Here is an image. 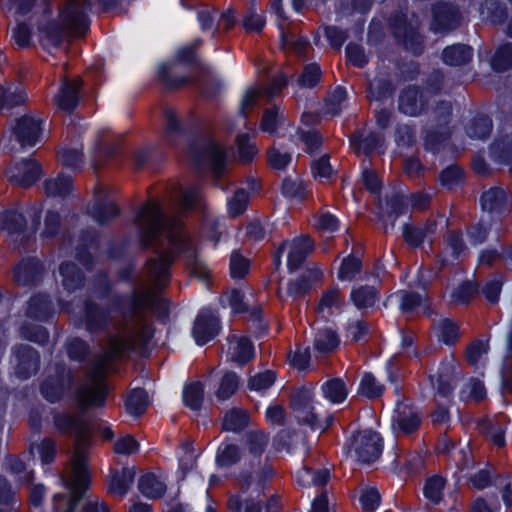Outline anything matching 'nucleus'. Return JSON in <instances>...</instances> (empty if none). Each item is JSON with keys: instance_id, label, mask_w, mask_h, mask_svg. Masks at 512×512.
Masks as SVG:
<instances>
[{"instance_id": "nucleus-21", "label": "nucleus", "mask_w": 512, "mask_h": 512, "mask_svg": "<svg viewBox=\"0 0 512 512\" xmlns=\"http://www.w3.org/2000/svg\"><path fill=\"white\" fill-rule=\"evenodd\" d=\"M134 478L135 471L133 468L126 467L111 472L107 482L108 493L122 499L128 493Z\"/></svg>"}, {"instance_id": "nucleus-2", "label": "nucleus", "mask_w": 512, "mask_h": 512, "mask_svg": "<svg viewBox=\"0 0 512 512\" xmlns=\"http://www.w3.org/2000/svg\"><path fill=\"white\" fill-rule=\"evenodd\" d=\"M88 8L86 0H68L56 20L48 17L51 11L48 1L39 4L37 12L41 13V18L38 22V37L42 47L47 51L59 48L69 32L76 36L83 35L89 26L86 15Z\"/></svg>"}, {"instance_id": "nucleus-41", "label": "nucleus", "mask_w": 512, "mask_h": 512, "mask_svg": "<svg viewBox=\"0 0 512 512\" xmlns=\"http://www.w3.org/2000/svg\"><path fill=\"white\" fill-rule=\"evenodd\" d=\"M435 231L433 223L427 224L425 227L414 228L406 224L403 227V237L411 246H419L424 240Z\"/></svg>"}, {"instance_id": "nucleus-60", "label": "nucleus", "mask_w": 512, "mask_h": 512, "mask_svg": "<svg viewBox=\"0 0 512 512\" xmlns=\"http://www.w3.org/2000/svg\"><path fill=\"white\" fill-rule=\"evenodd\" d=\"M347 98V93L344 88L337 87L328 97L326 103L327 113L331 115H338Z\"/></svg>"}, {"instance_id": "nucleus-30", "label": "nucleus", "mask_w": 512, "mask_h": 512, "mask_svg": "<svg viewBox=\"0 0 512 512\" xmlns=\"http://www.w3.org/2000/svg\"><path fill=\"white\" fill-rule=\"evenodd\" d=\"M472 58V49L463 44L447 47L443 51V61L451 66H459L468 63Z\"/></svg>"}, {"instance_id": "nucleus-13", "label": "nucleus", "mask_w": 512, "mask_h": 512, "mask_svg": "<svg viewBox=\"0 0 512 512\" xmlns=\"http://www.w3.org/2000/svg\"><path fill=\"white\" fill-rule=\"evenodd\" d=\"M89 215L100 224L107 223L120 214L117 205L107 197L104 187H97L94 191V203L88 208Z\"/></svg>"}, {"instance_id": "nucleus-16", "label": "nucleus", "mask_w": 512, "mask_h": 512, "mask_svg": "<svg viewBox=\"0 0 512 512\" xmlns=\"http://www.w3.org/2000/svg\"><path fill=\"white\" fill-rule=\"evenodd\" d=\"M40 176V168L34 159H25L9 170L10 182L22 186L29 187L34 184Z\"/></svg>"}, {"instance_id": "nucleus-6", "label": "nucleus", "mask_w": 512, "mask_h": 512, "mask_svg": "<svg viewBox=\"0 0 512 512\" xmlns=\"http://www.w3.org/2000/svg\"><path fill=\"white\" fill-rule=\"evenodd\" d=\"M345 452L348 457L361 463H372L382 451V438L371 430H364L352 435L346 443Z\"/></svg>"}, {"instance_id": "nucleus-4", "label": "nucleus", "mask_w": 512, "mask_h": 512, "mask_svg": "<svg viewBox=\"0 0 512 512\" xmlns=\"http://www.w3.org/2000/svg\"><path fill=\"white\" fill-rule=\"evenodd\" d=\"M268 444L269 436L259 430L248 432L243 439V463L254 470L252 478L257 479L255 484L257 494L264 490L265 483L273 476V470L264 456Z\"/></svg>"}, {"instance_id": "nucleus-15", "label": "nucleus", "mask_w": 512, "mask_h": 512, "mask_svg": "<svg viewBox=\"0 0 512 512\" xmlns=\"http://www.w3.org/2000/svg\"><path fill=\"white\" fill-rule=\"evenodd\" d=\"M219 332L217 317L210 311H202L196 318L192 335L198 345L213 339Z\"/></svg>"}, {"instance_id": "nucleus-11", "label": "nucleus", "mask_w": 512, "mask_h": 512, "mask_svg": "<svg viewBox=\"0 0 512 512\" xmlns=\"http://www.w3.org/2000/svg\"><path fill=\"white\" fill-rule=\"evenodd\" d=\"M457 376L456 361L450 357L441 362L436 373L430 375V382L439 396L448 398L456 387Z\"/></svg>"}, {"instance_id": "nucleus-3", "label": "nucleus", "mask_w": 512, "mask_h": 512, "mask_svg": "<svg viewBox=\"0 0 512 512\" xmlns=\"http://www.w3.org/2000/svg\"><path fill=\"white\" fill-rule=\"evenodd\" d=\"M54 425L62 433L75 435V449L71 464L66 472H70V484L74 489L88 487L91 484V474L88 465V446L90 430L88 424L81 418L68 414H56Z\"/></svg>"}, {"instance_id": "nucleus-24", "label": "nucleus", "mask_w": 512, "mask_h": 512, "mask_svg": "<svg viewBox=\"0 0 512 512\" xmlns=\"http://www.w3.org/2000/svg\"><path fill=\"white\" fill-rule=\"evenodd\" d=\"M42 273V265L37 259L23 260L16 268L14 277L19 285L26 286L37 281Z\"/></svg>"}, {"instance_id": "nucleus-39", "label": "nucleus", "mask_w": 512, "mask_h": 512, "mask_svg": "<svg viewBox=\"0 0 512 512\" xmlns=\"http://www.w3.org/2000/svg\"><path fill=\"white\" fill-rule=\"evenodd\" d=\"M173 201L182 211L193 209L199 201V194L196 188L177 187L172 194Z\"/></svg>"}, {"instance_id": "nucleus-12", "label": "nucleus", "mask_w": 512, "mask_h": 512, "mask_svg": "<svg viewBox=\"0 0 512 512\" xmlns=\"http://www.w3.org/2000/svg\"><path fill=\"white\" fill-rule=\"evenodd\" d=\"M13 363L17 377L27 379L38 370L39 354L29 345L17 346L14 348Z\"/></svg>"}, {"instance_id": "nucleus-19", "label": "nucleus", "mask_w": 512, "mask_h": 512, "mask_svg": "<svg viewBox=\"0 0 512 512\" xmlns=\"http://www.w3.org/2000/svg\"><path fill=\"white\" fill-rule=\"evenodd\" d=\"M420 418L417 411L406 404H398L393 416V427L404 434H411L420 426Z\"/></svg>"}, {"instance_id": "nucleus-23", "label": "nucleus", "mask_w": 512, "mask_h": 512, "mask_svg": "<svg viewBox=\"0 0 512 512\" xmlns=\"http://www.w3.org/2000/svg\"><path fill=\"white\" fill-rule=\"evenodd\" d=\"M27 95L20 83L7 84L0 92V111H8L15 106L25 103Z\"/></svg>"}, {"instance_id": "nucleus-44", "label": "nucleus", "mask_w": 512, "mask_h": 512, "mask_svg": "<svg viewBox=\"0 0 512 512\" xmlns=\"http://www.w3.org/2000/svg\"><path fill=\"white\" fill-rule=\"evenodd\" d=\"M438 339L446 345H451L459 338L458 326L450 319L440 320L435 326Z\"/></svg>"}, {"instance_id": "nucleus-38", "label": "nucleus", "mask_w": 512, "mask_h": 512, "mask_svg": "<svg viewBox=\"0 0 512 512\" xmlns=\"http://www.w3.org/2000/svg\"><path fill=\"white\" fill-rule=\"evenodd\" d=\"M44 189L48 196L64 197L72 189V181L70 177L59 175L56 178L47 179L44 182Z\"/></svg>"}, {"instance_id": "nucleus-56", "label": "nucleus", "mask_w": 512, "mask_h": 512, "mask_svg": "<svg viewBox=\"0 0 512 512\" xmlns=\"http://www.w3.org/2000/svg\"><path fill=\"white\" fill-rule=\"evenodd\" d=\"M248 201L247 192L244 189H238L227 202L228 213L232 217L242 214L247 208Z\"/></svg>"}, {"instance_id": "nucleus-27", "label": "nucleus", "mask_w": 512, "mask_h": 512, "mask_svg": "<svg viewBox=\"0 0 512 512\" xmlns=\"http://www.w3.org/2000/svg\"><path fill=\"white\" fill-rule=\"evenodd\" d=\"M322 277L318 269L307 270L299 279L288 283L287 292L292 297L304 294L312 285Z\"/></svg>"}, {"instance_id": "nucleus-20", "label": "nucleus", "mask_w": 512, "mask_h": 512, "mask_svg": "<svg viewBox=\"0 0 512 512\" xmlns=\"http://www.w3.org/2000/svg\"><path fill=\"white\" fill-rule=\"evenodd\" d=\"M81 80L64 79L58 94L55 96L57 107L63 111H72L79 102V89Z\"/></svg>"}, {"instance_id": "nucleus-35", "label": "nucleus", "mask_w": 512, "mask_h": 512, "mask_svg": "<svg viewBox=\"0 0 512 512\" xmlns=\"http://www.w3.org/2000/svg\"><path fill=\"white\" fill-rule=\"evenodd\" d=\"M321 390L324 397L332 403H341L348 395L346 384L339 378L326 381L322 385Z\"/></svg>"}, {"instance_id": "nucleus-54", "label": "nucleus", "mask_w": 512, "mask_h": 512, "mask_svg": "<svg viewBox=\"0 0 512 512\" xmlns=\"http://www.w3.org/2000/svg\"><path fill=\"white\" fill-rule=\"evenodd\" d=\"M507 423L503 418L489 421L486 427L487 435L491 441L498 447L505 445V430Z\"/></svg>"}, {"instance_id": "nucleus-52", "label": "nucleus", "mask_w": 512, "mask_h": 512, "mask_svg": "<svg viewBox=\"0 0 512 512\" xmlns=\"http://www.w3.org/2000/svg\"><path fill=\"white\" fill-rule=\"evenodd\" d=\"M491 65L497 71H504L512 67V43L505 44L496 51Z\"/></svg>"}, {"instance_id": "nucleus-9", "label": "nucleus", "mask_w": 512, "mask_h": 512, "mask_svg": "<svg viewBox=\"0 0 512 512\" xmlns=\"http://www.w3.org/2000/svg\"><path fill=\"white\" fill-rule=\"evenodd\" d=\"M257 479L252 475H241L239 485L241 492L239 495L232 496L229 500V508L232 512H261V505L256 498L260 496L262 491L257 494L255 492V484Z\"/></svg>"}, {"instance_id": "nucleus-49", "label": "nucleus", "mask_w": 512, "mask_h": 512, "mask_svg": "<svg viewBox=\"0 0 512 512\" xmlns=\"http://www.w3.org/2000/svg\"><path fill=\"white\" fill-rule=\"evenodd\" d=\"M223 307H230L233 312L240 313L246 310L248 303L244 299V295L237 289H231L225 292L221 299Z\"/></svg>"}, {"instance_id": "nucleus-51", "label": "nucleus", "mask_w": 512, "mask_h": 512, "mask_svg": "<svg viewBox=\"0 0 512 512\" xmlns=\"http://www.w3.org/2000/svg\"><path fill=\"white\" fill-rule=\"evenodd\" d=\"M198 454L194 451L192 444L187 441L181 445V455L179 457V467L184 479L186 474L193 469Z\"/></svg>"}, {"instance_id": "nucleus-5", "label": "nucleus", "mask_w": 512, "mask_h": 512, "mask_svg": "<svg viewBox=\"0 0 512 512\" xmlns=\"http://www.w3.org/2000/svg\"><path fill=\"white\" fill-rule=\"evenodd\" d=\"M66 493L54 496L55 512H76L78 501L83 497L84 492L90 487H78L74 489L70 484V472H66L62 478ZM82 512H109L108 507L98 498L89 496L83 506Z\"/></svg>"}, {"instance_id": "nucleus-37", "label": "nucleus", "mask_w": 512, "mask_h": 512, "mask_svg": "<svg viewBox=\"0 0 512 512\" xmlns=\"http://www.w3.org/2000/svg\"><path fill=\"white\" fill-rule=\"evenodd\" d=\"M249 416L245 410L233 408L225 413L223 429L231 432H238L248 424Z\"/></svg>"}, {"instance_id": "nucleus-47", "label": "nucleus", "mask_w": 512, "mask_h": 512, "mask_svg": "<svg viewBox=\"0 0 512 512\" xmlns=\"http://www.w3.org/2000/svg\"><path fill=\"white\" fill-rule=\"evenodd\" d=\"M492 129V122L486 116L473 119L466 127V133L470 138L484 139Z\"/></svg>"}, {"instance_id": "nucleus-17", "label": "nucleus", "mask_w": 512, "mask_h": 512, "mask_svg": "<svg viewBox=\"0 0 512 512\" xmlns=\"http://www.w3.org/2000/svg\"><path fill=\"white\" fill-rule=\"evenodd\" d=\"M312 395L308 390L298 392L293 398V407L299 422L309 425L312 429H324L317 423V415L312 405Z\"/></svg>"}, {"instance_id": "nucleus-45", "label": "nucleus", "mask_w": 512, "mask_h": 512, "mask_svg": "<svg viewBox=\"0 0 512 512\" xmlns=\"http://www.w3.org/2000/svg\"><path fill=\"white\" fill-rule=\"evenodd\" d=\"M204 397L202 383L195 382L187 385L183 391V400L187 407L192 410H199Z\"/></svg>"}, {"instance_id": "nucleus-1", "label": "nucleus", "mask_w": 512, "mask_h": 512, "mask_svg": "<svg viewBox=\"0 0 512 512\" xmlns=\"http://www.w3.org/2000/svg\"><path fill=\"white\" fill-rule=\"evenodd\" d=\"M135 224L142 245H155L158 255L147 262L146 278L133 294L113 297L105 307L92 302L86 304V328L96 331L113 326L114 333L108 346L95 358L78 390L77 400L82 407L102 406L106 398L104 377L111 363L126 350L144 345L151 339L153 329L147 318L148 312L160 318L168 315L169 306L158 293L170 281L172 252H188L192 258L191 274L201 281H206L209 276L206 265L194 256L189 237L180 221L164 213L159 203H146L138 212Z\"/></svg>"}, {"instance_id": "nucleus-42", "label": "nucleus", "mask_w": 512, "mask_h": 512, "mask_svg": "<svg viewBox=\"0 0 512 512\" xmlns=\"http://www.w3.org/2000/svg\"><path fill=\"white\" fill-rule=\"evenodd\" d=\"M127 412L132 416H140L148 406V395L142 389L133 390L125 402Z\"/></svg>"}, {"instance_id": "nucleus-64", "label": "nucleus", "mask_w": 512, "mask_h": 512, "mask_svg": "<svg viewBox=\"0 0 512 512\" xmlns=\"http://www.w3.org/2000/svg\"><path fill=\"white\" fill-rule=\"evenodd\" d=\"M242 25L247 32H260L265 25V20L261 13L251 7L243 18Z\"/></svg>"}, {"instance_id": "nucleus-46", "label": "nucleus", "mask_w": 512, "mask_h": 512, "mask_svg": "<svg viewBox=\"0 0 512 512\" xmlns=\"http://www.w3.org/2000/svg\"><path fill=\"white\" fill-rule=\"evenodd\" d=\"M69 383L68 378L62 377L61 379H47L41 387L43 396L50 402H55L60 398L63 391Z\"/></svg>"}, {"instance_id": "nucleus-33", "label": "nucleus", "mask_w": 512, "mask_h": 512, "mask_svg": "<svg viewBox=\"0 0 512 512\" xmlns=\"http://www.w3.org/2000/svg\"><path fill=\"white\" fill-rule=\"evenodd\" d=\"M350 299L358 309H366L378 300V291L372 286H360L352 289Z\"/></svg>"}, {"instance_id": "nucleus-10", "label": "nucleus", "mask_w": 512, "mask_h": 512, "mask_svg": "<svg viewBox=\"0 0 512 512\" xmlns=\"http://www.w3.org/2000/svg\"><path fill=\"white\" fill-rule=\"evenodd\" d=\"M432 90H420L416 86L404 88L399 95L398 109L408 116H418L423 113L429 103Z\"/></svg>"}, {"instance_id": "nucleus-48", "label": "nucleus", "mask_w": 512, "mask_h": 512, "mask_svg": "<svg viewBox=\"0 0 512 512\" xmlns=\"http://www.w3.org/2000/svg\"><path fill=\"white\" fill-rule=\"evenodd\" d=\"M445 487V479L439 475H434L427 479L424 486V495L432 503H439L442 499Z\"/></svg>"}, {"instance_id": "nucleus-53", "label": "nucleus", "mask_w": 512, "mask_h": 512, "mask_svg": "<svg viewBox=\"0 0 512 512\" xmlns=\"http://www.w3.org/2000/svg\"><path fill=\"white\" fill-rule=\"evenodd\" d=\"M138 441L131 435H122L114 442L113 451L118 455L131 456L139 450Z\"/></svg>"}, {"instance_id": "nucleus-22", "label": "nucleus", "mask_w": 512, "mask_h": 512, "mask_svg": "<svg viewBox=\"0 0 512 512\" xmlns=\"http://www.w3.org/2000/svg\"><path fill=\"white\" fill-rule=\"evenodd\" d=\"M227 353L230 361L243 365L253 358L254 348L248 338L233 335L229 338Z\"/></svg>"}, {"instance_id": "nucleus-25", "label": "nucleus", "mask_w": 512, "mask_h": 512, "mask_svg": "<svg viewBox=\"0 0 512 512\" xmlns=\"http://www.w3.org/2000/svg\"><path fill=\"white\" fill-rule=\"evenodd\" d=\"M507 202L506 192L498 187L490 188L481 197L483 210L490 213H502Z\"/></svg>"}, {"instance_id": "nucleus-7", "label": "nucleus", "mask_w": 512, "mask_h": 512, "mask_svg": "<svg viewBox=\"0 0 512 512\" xmlns=\"http://www.w3.org/2000/svg\"><path fill=\"white\" fill-rule=\"evenodd\" d=\"M41 209L37 206L11 210L0 216V228L9 235L23 238L35 233L40 222Z\"/></svg>"}, {"instance_id": "nucleus-57", "label": "nucleus", "mask_w": 512, "mask_h": 512, "mask_svg": "<svg viewBox=\"0 0 512 512\" xmlns=\"http://www.w3.org/2000/svg\"><path fill=\"white\" fill-rule=\"evenodd\" d=\"M282 193L288 198L301 200L305 197L306 189L300 179L286 178L282 184Z\"/></svg>"}, {"instance_id": "nucleus-8", "label": "nucleus", "mask_w": 512, "mask_h": 512, "mask_svg": "<svg viewBox=\"0 0 512 512\" xmlns=\"http://www.w3.org/2000/svg\"><path fill=\"white\" fill-rule=\"evenodd\" d=\"M287 247L289 248L287 267L290 271H294L302 265L305 258L313 251L314 242L308 236L303 235L294 238L290 242H283L274 255L276 267L281 265V256Z\"/></svg>"}, {"instance_id": "nucleus-50", "label": "nucleus", "mask_w": 512, "mask_h": 512, "mask_svg": "<svg viewBox=\"0 0 512 512\" xmlns=\"http://www.w3.org/2000/svg\"><path fill=\"white\" fill-rule=\"evenodd\" d=\"M321 78V69L318 64L311 63L304 67L297 83L302 88H313Z\"/></svg>"}, {"instance_id": "nucleus-36", "label": "nucleus", "mask_w": 512, "mask_h": 512, "mask_svg": "<svg viewBox=\"0 0 512 512\" xmlns=\"http://www.w3.org/2000/svg\"><path fill=\"white\" fill-rule=\"evenodd\" d=\"M243 454L244 452L241 451L238 445L224 443L218 449L216 461L218 465L222 467L232 466L240 460L243 461Z\"/></svg>"}, {"instance_id": "nucleus-14", "label": "nucleus", "mask_w": 512, "mask_h": 512, "mask_svg": "<svg viewBox=\"0 0 512 512\" xmlns=\"http://www.w3.org/2000/svg\"><path fill=\"white\" fill-rule=\"evenodd\" d=\"M41 132L40 120L28 115L21 117L13 130L21 147L34 146L39 141Z\"/></svg>"}, {"instance_id": "nucleus-40", "label": "nucleus", "mask_w": 512, "mask_h": 512, "mask_svg": "<svg viewBox=\"0 0 512 512\" xmlns=\"http://www.w3.org/2000/svg\"><path fill=\"white\" fill-rule=\"evenodd\" d=\"M330 478V472L327 469L313 470L308 467H304L297 474L298 482L307 486L313 484L315 486H323L327 483Z\"/></svg>"}, {"instance_id": "nucleus-61", "label": "nucleus", "mask_w": 512, "mask_h": 512, "mask_svg": "<svg viewBox=\"0 0 512 512\" xmlns=\"http://www.w3.org/2000/svg\"><path fill=\"white\" fill-rule=\"evenodd\" d=\"M267 97L263 89L248 88L241 100L240 112L245 115L252 107L257 105L262 98Z\"/></svg>"}, {"instance_id": "nucleus-43", "label": "nucleus", "mask_w": 512, "mask_h": 512, "mask_svg": "<svg viewBox=\"0 0 512 512\" xmlns=\"http://www.w3.org/2000/svg\"><path fill=\"white\" fill-rule=\"evenodd\" d=\"M344 303V299L338 287H332L325 291L320 298L317 311L320 313H330L332 309H340Z\"/></svg>"}, {"instance_id": "nucleus-31", "label": "nucleus", "mask_w": 512, "mask_h": 512, "mask_svg": "<svg viewBox=\"0 0 512 512\" xmlns=\"http://www.w3.org/2000/svg\"><path fill=\"white\" fill-rule=\"evenodd\" d=\"M59 274L61 276L62 286L67 292L71 293L82 286L83 277L74 264H61Z\"/></svg>"}, {"instance_id": "nucleus-32", "label": "nucleus", "mask_w": 512, "mask_h": 512, "mask_svg": "<svg viewBox=\"0 0 512 512\" xmlns=\"http://www.w3.org/2000/svg\"><path fill=\"white\" fill-rule=\"evenodd\" d=\"M51 312V303L46 296L37 295L28 302L26 314L30 319L43 321L51 315Z\"/></svg>"}, {"instance_id": "nucleus-29", "label": "nucleus", "mask_w": 512, "mask_h": 512, "mask_svg": "<svg viewBox=\"0 0 512 512\" xmlns=\"http://www.w3.org/2000/svg\"><path fill=\"white\" fill-rule=\"evenodd\" d=\"M202 160L208 162L215 172L220 173L224 167L226 153L215 141H208L202 151Z\"/></svg>"}, {"instance_id": "nucleus-26", "label": "nucleus", "mask_w": 512, "mask_h": 512, "mask_svg": "<svg viewBox=\"0 0 512 512\" xmlns=\"http://www.w3.org/2000/svg\"><path fill=\"white\" fill-rule=\"evenodd\" d=\"M339 345V337L336 332L330 328L325 327L319 329L314 337V348L319 353L333 352Z\"/></svg>"}, {"instance_id": "nucleus-59", "label": "nucleus", "mask_w": 512, "mask_h": 512, "mask_svg": "<svg viewBox=\"0 0 512 512\" xmlns=\"http://www.w3.org/2000/svg\"><path fill=\"white\" fill-rule=\"evenodd\" d=\"M359 392L372 399L382 394L383 386L376 381L371 373H366L360 382Z\"/></svg>"}, {"instance_id": "nucleus-62", "label": "nucleus", "mask_w": 512, "mask_h": 512, "mask_svg": "<svg viewBox=\"0 0 512 512\" xmlns=\"http://www.w3.org/2000/svg\"><path fill=\"white\" fill-rule=\"evenodd\" d=\"M275 381V374L272 371L258 373L249 378L248 388L257 392L268 389Z\"/></svg>"}, {"instance_id": "nucleus-18", "label": "nucleus", "mask_w": 512, "mask_h": 512, "mask_svg": "<svg viewBox=\"0 0 512 512\" xmlns=\"http://www.w3.org/2000/svg\"><path fill=\"white\" fill-rule=\"evenodd\" d=\"M140 493L148 499L162 497L166 490V479L163 473L147 472L138 479L137 484Z\"/></svg>"}, {"instance_id": "nucleus-55", "label": "nucleus", "mask_w": 512, "mask_h": 512, "mask_svg": "<svg viewBox=\"0 0 512 512\" xmlns=\"http://www.w3.org/2000/svg\"><path fill=\"white\" fill-rule=\"evenodd\" d=\"M361 261L353 256L345 258L339 268L338 278L341 281H352L361 270Z\"/></svg>"}, {"instance_id": "nucleus-58", "label": "nucleus", "mask_w": 512, "mask_h": 512, "mask_svg": "<svg viewBox=\"0 0 512 512\" xmlns=\"http://www.w3.org/2000/svg\"><path fill=\"white\" fill-rule=\"evenodd\" d=\"M392 92V84L385 78H375L369 83V97L373 100H381Z\"/></svg>"}, {"instance_id": "nucleus-63", "label": "nucleus", "mask_w": 512, "mask_h": 512, "mask_svg": "<svg viewBox=\"0 0 512 512\" xmlns=\"http://www.w3.org/2000/svg\"><path fill=\"white\" fill-rule=\"evenodd\" d=\"M282 121L283 115L280 113L278 107L266 109L262 117L261 129L264 132L273 133L275 132L277 125Z\"/></svg>"}, {"instance_id": "nucleus-28", "label": "nucleus", "mask_w": 512, "mask_h": 512, "mask_svg": "<svg viewBox=\"0 0 512 512\" xmlns=\"http://www.w3.org/2000/svg\"><path fill=\"white\" fill-rule=\"evenodd\" d=\"M240 385L239 376L232 371L225 372L218 382L215 396L219 401H225L232 397Z\"/></svg>"}, {"instance_id": "nucleus-34", "label": "nucleus", "mask_w": 512, "mask_h": 512, "mask_svg": "<svg viewBox=\"0 0 512 512\" xmlns=\"http://www.w3.org/2000/svg\"><path fill=\"white\" fill-rule=\"evenodd\" d=\"M455 13L451 7L440 5L434 9L432 29L435 32H445L454 29Z\"/></svg>"}]
</instances>
